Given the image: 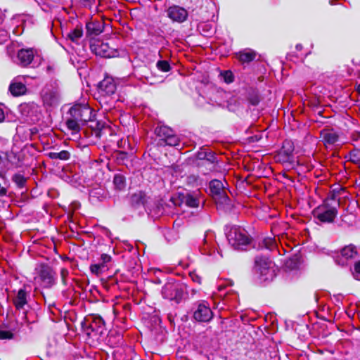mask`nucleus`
<instances>
[{"instance_id":"8fccbe9b","label":"nucleus","mask_w":360,"mask_h":360,"mask_svg":"<svg viewBox=\"0 0 360 360\" xmlns=\"http://www.w3.org/2000/svg\"><path fill=\"white\" fill-rule=\"evenodd\" d=\"M357 91L359 92V94H360V84L358 85L357 86Z\"/></svg>"},{"instance_id":"7c9ffc66","label":"nucleus","mask_w":360,"mask_h":360,"mask_svg":"<svg viewBox=\"0 0 360 360\" xmlns=\"http://www.w3.org/2000/svg\"><path fill=\"white\" fill-rule=\"evenodd\" d=\"M113 184L115 188L117 190L122 191L125 188V177L121 174H117L114 176Z\"/></svg>"},{"instance_id":"b1692460","label":"nucleus","mask_w":360,"mask_h":360,"mask_svg":"<svg viewBox=\"0 0 360 360\" xmlns=\"http://www.w3.org/2000/svg\"><path fill=\"white\" fill-rule=\"evenodd\" d=\"M27 294L24 289H20L13 300V303L17 309H21L27 303Z\"/></svg>"},{"instance_id":"dca6fc26","label":"nucleus","mask_w":360,"mask_h":360,"mask_svg":"<svg viewBox=\"0 0 360 360\" xmlns=\"http://www.w3.org/2000/svg\"><path fill=\"white\" fill-rule=\"evenodd\" d=\"M25 76L15 77L9 86V91L14 96H19L25 94L27 87L24 83Z\"/></svg>"},{"instance_id":"39448f33","label":"nucleus","mask_w":360,"mask_h":360,"mask_svg":"<svg viewBox=\"0 0 360 360\" xmlns=\"http://www.w3.org/2000/svg\"><path fill=\"white\" fill-rule=\"evenodd\" d=\"M70 115L84 124L91 121L94 117L92 109L87 104H75L69 110Z\"/></svg>"},{"instance_id":"c756f323","label":"nucleus","mask_w":360,"mask_h":360,"mask_svg":"<svg viewBox=\"0 0 360 360\" xmlns=\"http://www.w3.org/2000/svg\"><path fill=\"white\" fill-rule=\"evenodd\" d=\"M49 157L52 160H67L70 158V154L68 150H61L60 152H51Z\"/></svg>"},{"instance_id":"423d86ee","label":"nucleus","mask_w":360,"mask_h":360,"mask_svg":"<svg viewBox=\"0 0 360 360\" xmlns=\"http://www.w3.org/2000/svg\"><path fill=\"white\" fill-rule=\"evenodd\" d=\"M210 193L217 204L226 205L229 198L227 195L223 183L217 179H213L210 182Z\"/></svg>"},{"instance_id":"cd10ccee","label":"nucleus","mask_w":360,"mask_h":360,"mask_svg":"<svg viewBox=\"0 0 360 360\" xmlns=\"http://www.w3.org/2000/svg\"><path fill=\"white\" fill-rule=\"evenodd\" d=\"M155 132L158 136L161 138L162 141H164L173 133V130L167 126H158L155 128Z\"/></svg>"},{"instance_id":"a19ab883","label":"nucleus","mask_w":360,"mask_h":360,"mask_svg":"<svg viewBox=\"0 0 360 360\" xmlns=\"http://www.w3.org/2000/svg\"><path fill=\"white\" fill-rule=\"evenodd\" d=\"M69 275V271L67 269L63 268L60 270V276L64 284L66 283L65 279Z\"/></svg>"},{"instance_id":"c85d7f7f","label":"nucleus","mask_w":360,"mask_h":360,"mask_svg":"<svg viewBox=\"0 0 360 360\" xmlns=\"http://www.w3.org/2000/svg\"><path fill=\"white\" fill-rule=\"evenodd\" d=\"M131 202L134 205H143L146 202V195L142 191H138L131 196Z\"/></svg>"},{"instance_id":"4be33fe9","label":"nucleus","mask_w":360,"mask_h":360,"mask_svg":"<svg viewBox=\"0 0 360 360\" xmlns=\"http://www.w3.org/2000/svg\"><path fill=\"white\" fill-rule=\"evenodd\" d=\"M34 58V52L32 49H21L18 52L17 63L22 66H27Z\"/></svg>"},{"instance_id":"f03ea898","label":"nucleus","mask_w":360,"mask_h":360,"mask_svg":"<svg viewBox=\"0 0 360 360\" xmlns=\"http://www.w3.org/2000/svg\"><path fill=\"white\" fill-rule=\"evenodd\" d=\"M230 245L236 250H243L250 243V238L247 231L240 228L233 227L226 234Z\"/></svg>"},{"instance_id":"f8f14e48","label":"nucleus","mask_w":360,"mask_h":360,"mask_svg":"<svg viewBox=\"0 0 360 360\" xmlns=\"http://www.w3.org/2000/svg\"><path fill=\"white\" fill-rule=\"evenodd\" d=\"M43 103L47 106H55L59 102V93L56 87L46 86L41 91Z\"/></svg>"},{"instance_id":"2f4dec72","label":"nucleus","mask_w":360,"mask_h":360,"mask_svg":"<svg viewBox=\"0 0 360 360\" xmlns=\"http://www.w3.org/2000/svg\"><path fill=\"white\" fill-rule=\"evenodd\" d=\"M12 181L18 188H22L25 186L27 179L22 174L17 173L12 176Z\"/></svg>"},{"instance_id":"49530a36","label":"nucleus","mask_w":360,"mask_h":360,"mask_svg":"<svg viewBox=\"0 0 360 360\" xmlns=\"http://www.w3.org/2000/svg\"><path fill=\"white\" fill-rule=\"evenodd\" d=\"M85 5L90 6L94 0H82Z\"/></svg>"},{"instance_id":"9b49d317","label":"nucleus","mask_w":360,"mask_h":360,"mask_svg":"<svg viewBox=\"0 0 360 360\" xmlns=\"http://www.w3.org/2000/svg\"><path fill=\"white\" fill-rule=\"evenodd\" d=\"M170 201L174 206H181L184 203L186 206L192 208L198 207L200 204V199L197 195L190 193L174 195L171 198Z\"/></svg>"},{"instance_id":"20e7f679","label":"nucleus","mask_w":360,"mask_h":360,"mask_svg":"<svg viewBox=\"0 0 360 360\" xmlns=\"http://www.w3.org/2000/svg\"><path fill=\"white\" fill-rule=\"evenodd\" d=\"M38 276L34 278L39 280L44 288H51L56 283V274L53 269L47 264H42L37 269Z\"/></svg>"},{"instance_id":"ddd939ff","label":"nucleus","mask_w":360,"mask_h":360,"mask_svg":"<svg viewBox=\"0 0 360 360\" xmlns=\"http://www.w3.org/2000/svg\"><path fill=\"white\" fill-rule=\"evenodd\" d=\"M213 317V313L208 304L199 303L194 310L193 318L198 322H209Z\"/></svg>"},{"instance_id":"2eb2a0df","label":"nucleus","mask_w":360,"mask_h":360,"mask_svg":"<svg viewBox=\"0 0 360 360\" xmlns=\"http://www.w3.org/2000/svg\"><path fill=\"white\" fill-rule=\"evenodd\" d=\"M167 14L173 22L179 23L186 21L188 18V11L179 6H170L167 11Z\"/></svg>"},{"instance_id":"f3484780","label":"nucleus","mask_w":360,"mask_h":360,"mask_svg":"<svg viewBox=\"0 0 360 360\" xmlns=\"http://www.w3.org/2000/svg\"><path fill=\"white\" fill-rule=\"evenodd\" d=\"M112 257L110 255L102 254L99 262L90 266L91 272L96 276H100L108 269V264L110 263Z\"/></svg>"},{"instance_id":"f704fd0d","label":"nucleus","mask_w":360,"mask_h":360,"mask_svg":"<svg viewBox=\"0 0 360 360\" xmlns=\"http://www.w3.org/2000/svg\"><path fill=\"white\" fill-rule=\"evenodd\" d=\"M223 79L226 83H231L233 81V76L231 71H224L221 73Z\"/></svg>"},{"instance_id":"37998d69","label":"nucleus","mask_w":360,"mask_h":360,"mask_svg":"<svg viewBox=\"0 0 360 360\" xmlns=\"http://www.w3.org/2000/svg\"><path fill=\"white\" fill-rule=\"evenodd\" d=\"M143 82L146 83V84H153L155 83V82L152 80V79H150L148 76H145L144 77Z\"/></svg>"},{"instance_id":"c03bdc74","label":"nucleus","mask_w":360,"mask_h":360,"mask_svg":"<svg viewBox=\"0 0 360 360\" xmlns=\"http://www.w3.org/2000/svg\"><path fill=\"white\" fill-rule=\"evenodd\" d=\"M5 119V115H4V110L0 108V123L2 122Z\"/></svg>"},{"instance_id":"5701e85b","label":"nucleus","mask_w":360,"mask_h":360,"mask_svg":"<svg viewBox=\"0 0 360 360\" xmlns=\"http://www.w3.org/2000/svg\"><path fill=\"white\" fill-rule=\"evenodd\" d=\"M103 23L101 21L95 20L86 23V34L88 37H94L98 36L103 31Z\"/></svg>"},{"instance_id":"09e8293b","label":"nucleus","mask_w":360,"mask_h":360,"mask_svg":"<svg viewBox=\"0 0 360 360\" xmlns=\"http://www.w3.org/2000/svg\"><path fill=\"white\" fill-rule=\"evenodd\" d=\"M252 103L253 105H257V104L258 103V101H257V99H256V100H254V101H252Z\"/></svg>"},{"instance_id":"79ce46f5","label":"nucleus","mask_w":360,"mask_h":360,"mask_svg":"<svg viewBox=\"0 0 360 360\" xmlns=\"http://www.w3.org/2000/svg\"><path fill=\"white\" fill-rule=\"evenodd\" d=\"M265 245H266V248L271 250L273 248H274L275 244H274V242L271 238H269V239L265 240Z\"/></svg>"},{"instance_id":"4468645a","label":"nucleus","mask_w":360,"mask_h":360,"mask_svg":"<svg viewBox=\"0 0 360 360\" xmlns=\"http://www.w3.org/2000/svg\"><path fill=\"white\" fill-rule=\"evenodd\" d=\"M357 253L356 248L349 245L343 248L340 254H338L335 257V262L336 264L345 266L347 263V260L353 259Z\"/></svg>"},{"instance_id":"6ab92c4d","label":"nucleus","mask_w":360,"mask_h":360,"mask_svg":"<svg viewBox=\"0 0 360 360\" xmlns=\"http://www.w3.org/2000/svg\"><path fill=\"white\" fill-rule=\"evenodd\" d=\"M321 138L326 147L334 146L339 140L338 133L333 129H323L321 131Z\"/></svg>"},{"instance_id":"bb28decb","label":"nucleus","mask_w":360,"mask_h":360,"mask_svg":"<svg viewBox=\"0 0 360 360\" xmlns=\"http://www.w3.org/2000/svg\"><path fill=\"white\" fill-rule=\"evenodd\" d=\"M82 125H84L82 122L71 116L66 120V126L69 130L72 131V133L79 132Z\"/></svg>"},{"instance_id":"a18cd8bd","label":"nucleus","mask_w":360,"mask_h":360,"mask_svg":"<svg viewBox=\"0 0 360 360\" xmlns=\"http://www.w3.org/2000/svg\"><path fill=\"white\" fill-rule=\"evenodd\" d=\"M6 194V189L5 188H0V195H5Z\"/></svg>"},{"instance_id":"72a5a7b5","label":"nucleus","mask_w":360,"mask_h":360,"mask_svg":"<svg viewBox=\"0 0 360 360\" xmlns=\"http://www.w3.org/2000/svg\"><path fill=\"white\" fill-rule=\"evenodd\" d=\"M156 66L158 70L162 72H168L170 70V65L167 60L158 61Z\"/></svg>"},{"instance_id":"4c0bfd02","label":"nucleus","mask_w":360,"mask_h":360,"mask_svg":"<svg viewBox=\"0 0 360 360\" xmlns=\"http://www.w3.org/2000/svg\"><path fill=\"white\" fill-rule=\"evenodd\" d=\"M8 39V34L6 30H0V44L6 42Z\"/></svg>"},{"instance_id":"393cba45","label":"nucleus","mask_w":360,"mask_h":360,"mask_svg":"<svg viewBox=\"0 0 360 360\" xmlns=\"http://www.w3.org/2000/svg\"><path fill=\"white\" fill-rule=\"evenodd\" d=\"M256 52L252 49H245L238 53V58L239 60L243 63H248L254 60L256 58Z\"/></svg>"},{"instance_id":"0eeeda50","label":"nucleus","mask_w":360,"mask_h":360,"mask_svg":"<svg viewBox=\"0 0 360 360\" xmlns=\"http://www.w3.org/2000/svg\"><path fill=\"white\" fill-rule=\"evenodd\" d=\"M162 295L165 299L179 302L182 299L184 290L179 283L168 282L162 287Z\"/></svg>"},{"instance_id":"a878e982","label":"nucleus","mask_w":360,"mask_h":360,"mask_svg":"<svg viewBox=\"0 0 360 360\" xmlns=\"http://www.w3.org/2000/svg\"><path fill=\"white\" fill-rule=\"evenodd\" d=\"M83 36L82 25H77L72 30L66 33V37L72 42L77 43Z\"/></svg>"},{"instance_id":"58836bf2","label":"nucleus","mask_w":360,"mask_h":360,"mask_svg":"<svg viewBox=\"0 0 360 360\" xmlns=\"http://www.w3.org/2000/svg\"><path fill=\"white\" fill-rule=\"evenodd\" d=\"M191 278L192 279V281L193 282H195L198 284H200L201 283V277L198 274H196L195 272H191L189 274Z\"/></svg>"},{"instance_id":"f257e3e1","label":"nucleus","mask_w":360,"mask_h":360,"mask_svg":"<svg viewBox=\"0 0 360 360\" xmlns=\"http://www.w3.org/2000/svg\"><path fill=\"white\" fill-rule=\"evenodd\" d=\"M274 263L267 257L257 256L255 259V270L262 281L272 280L275 276Z\"/></svg>"},{"instance_id":"473e14b6","label":"nucleus","mask_w":360,"mask_h":360,"mask_svg":"<svg viewBox=\"0 0 360 360\" xmlns=\"http://www.w3.org/2000/svg\"><path fill=\"white\" fill-rule=\"evenodd\" d=\"M166 145L174 146L179 143V138L173 133L163 141Z\"/></svg>"},{"instance_id":"a211bd4d","label":"nucleus","mask_w":360,"mask_h":360,"mask_svg":"<svg viewBox=\"0 0 360 360\" xmlns=\"http://www.w3.org/2000/svg\"><path fill=\"white\" fill-rule=\"evenodd\" d=\"M117 86L112 77H106L99 84L100 92L106 96H111L115 94Z\"/></svg>"},{"instance_id":"7ed1b4c3","label":"nucleus","mask_w":360,"mask_h":360,"mask_svg":"<svg viewBox=\"0 0 360 360\" xmlns=\"http://www.w3.org/2000/svg\"><path fill=\"white\" fill-rule=\"evenodd\" d=\"M82 329L87 336L98 338L104 332V321L101 317L86 319L82 323Z\"/></svg>"},{"instance_id":"aec40b11","label":"nucleus","mask_w":360,"mask_h":360,"mask_svg":"<svg viewBox=\"0 0 360 360\" xmlns=\"http://www.w3.org/2000/svg\"><path fill=\"white\" fill-rule=\"evenodd\" d=\"M214 238V236L212 231H207L205 233L203 240V247L201 250L202 254L211 255L214 253L216 247Z\"/></svg>"},{"instance_id":"412c9836","label":"nucleus","mask_w":360,"mask_h":360,"mask_svg":"<svg viewBox=\"0 0 360 360\" xmlns=\"http://www.w3.org/2000/svg\"><path fill=\"white\" fill-rule=\"evenodd\" d=\"M293 151L294 146L292 142L290 141H285L278 153L280 160L283 162L290 161L292 157Z\"/></svg>"},{"instance_id":"603ef678","label":"nucleus","mask_w":360,"mask_h":360,"mask_svg":"<svg viewBox=\"0 0 360 360\" xmlns=\"http://www.w3.org/2000/svg\"><path fill=\"white\" fill-rule=\"evenodd\" d=\"M1 162H2V157H1V155H0V164L1 163Z\"/></svg>"},{"instance_id":"e433bc0d","label":"nucleus","mask_w":360,"mask_h":360,"mask_svg":"<svg viewBox=\"0 0 360 360\" xmlns=\"http://www.w3.org/2000/svg\"><path fill=\"white\" fill-rule=\"evenodd\" d=\"M353 275L355 279L360 281V262L355 264Z\"/></svg>"},{"instance_id":"ea45409f","label":"nucleus","mask_w":360,"mask_h":360,"mask_svg":"<svg viewBox=\"0 0 360 360\" xmlns=\"http://www.w3.org/2000/svg\"><path fill=\"white\" fill-rule=\"evenodd\" d=\"M359 152L358 150H352L349 155L350 158L353 162H356L360 160V157L359 156Z\"/></svg>"},{"instance_id":"de8ad7c7","label":"nucleus","mask_w":360,"mask_h":360,"mask_svg":"<svg viewBox=\"0 0 360 360\" xmlns=\"http://www.w3.org/2000/svg\"><path fill=\"white\" fill-rule=\"evenodd\" d=\"M301 49H302V45L301 44H297L296 46V49L297 50H301Z\"/></svg>"},{"instance_id":"1a4fd4ad","label":"nucleus","mask_w":360,"mask_h":360,"mask_svg":"<svg viewBox=\"0 0 360 360\" xmlns=\"http://www.w3.org/2000/svg\"><path fill=\"white\" fill-rule=\"evenodd\" d=\"M196 158L199 161L197 165L199 167L206 166L208 171L214 168V163L217 162L216 154L207 149H201L196 154Z\"/></svg>"},{"instance_id":"9d476101","label":"nucleus","mask_w":360,"mask_h":360,"mask_svg":"<svg viewBox=\"0 0 360 360\" xmlns=\"http://www.w3.org/2000/svg\"><path fill=\"white\" fill-rule=\"evenodd\" d=\"M91 49L96 55L104 58H112L117 56V51L110 47L108 43L96 41L91 44Z\"/></svg>"},{"instance_id":"3c124183","label":"nucleus","mask_w":360,"mask_h":360,"mask_svg":"<svg viewBox=\"0 0 360 360\" xmlns=\"http://www.w3.org/2000/svg\"><path fill=\"white\" fill-rule=\"evenodd\" d=\"M29 108V106H28V105H25V106H23V107H22V110H26L27 108Z\"/></svg>"},{"instance_id":"c9c22d12","label":"nucleus","mask_w":360,"mask_h":360,"mask_svg":"<svg viewBox=\"0 0 360 360\" xmlns=\"http://www.w3.org/2000/svg\"><path fill=\"white\" fill-rule=\"evenodd\" d=\"M13 338V333L8 330H0V339L6 340L11 339Z\"/></svg>"},{"instance_id":"6e6552de","label":"nucleus","mask_w":360,"mask_h":360,"mask_svg":"<svg viewBox=\"0 0 360 360\" xmlns=\"http://www.w3.org/2000/svg\"><path fill=\"white\" fill-rule=\"evenodd\" d=\"M314 217L318 219L321 222L331 223L336 217L338 210L335 207L330 206L325 203L321 206L318 207L313 212Z\"/></svg>"}]
</instances>
